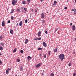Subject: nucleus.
Listing matches in <instances>:
<instances>
[{
    "mask_svg": "<svg viewBox=\"0 0 76 76\" xmlns=\"http://www.w3.org/2000/svg\"><path fill=\"white\" fill-rule=\"evenodd\" d=\"M58 57L59 58V59L61 60V61H62L63 60H64V55L63 54H60L58 56Z\"/></svg>",
    "mask_w": 76,
    "mask_h": 76,
    "instance_id": "nucleus-1",
    "label": "nucleus"
},
{
    "mask_svg": "<svg viewBox=\"0 0 76 76\" xmlns=\"http://www.w3.org/2000/svg\"><path fill=\"white\" fill-rule=\"evenodd\" d=\"M17 3V1H15V0H12V4L13 6H15L16 3Z\"/></svg>",
    "mask_w": 76,
    "mask_h": 76,
    "instance_id": "nucleus-2",
    "label": "nucleus"
},
{
    "mask_svg": "<svg viewBox=\"0 0 76 76\" xmlns=\"http://www.w3.org/2000/svg\"><path fill=\"white\" fill-rule=\"evenodd\" d=\"M41 65H42V63H40L37 65L36 67L37 68H38L39 67H40V66H41Z\"/></svg>",
    "mask_w": 76,
    "mask_h": 76,
    "instance_id": "nucleus-3",
    "label": "nucleus"
},
{
    "mask_svg": "<svg viewBox=\"0 0 76 76\" xmlns=\"http://www.w3.org/2000/svg\"><path fill=\"white\" fill-rule=\"evenodd\" d=\"M11 70V68H8L6 71V74L8 75L9 74V71Z\"/></svg>",
    "mask_w": 76,
    "mask_h": 76,
    "instance_id": "nucleus-4",
    "label": "nucleus"
},
{
    "mask_svg": "<svg viewBox=\"0 0 76 76\" xmlns=\"http://www.w3.org/2000/svg\"><path fill=\"white\" fill-rule=\"evenodd\" d=\"M45 17V15L43 13H42L41 14V18L42 19H44Z\"/></svg>",
    "mask_w": 76,
    "mask_h": 76,
    "instance_id": "nucleus-5",
    "label": "nucleus"
},
{
    "mask_svg": "<svg viewBox=\"0 0 76 76\" xmlns=\"http://www.w3.org/2000/svg\"><path fill=\"white\" fill-rule=\"evenodd\" d=\"M1 25L2 26H3V27L5 26V23H4V21H3Z\"/></svg>",
    "mask_w": 76,
    "mask_h": 76,
    "instance_id": "nucleus-6",
    "label": "nucleus"
},
{
    "mask_svg": "<svg viewBox=\"0 0 76 76\" xmlns=\"http://www.w3.org/2000/svg\"><path fill=\"white\" fill-rule=\"evenodd\" d=\"M32 58L30 56H28L27 57V59L28 61H30V59H31Z\"/></svg>",
    "mask_w": 76,
    "mask_h": 76,
    "instance_id": "nucleus-7",
    "label": "nucleus"
},
{
    "mask_svg": "<svg viewBox=\"0 0 76 76\" xmlns=\"http://www.w3.org/2000/svg\"><path fill=\"white\" fill-rule=\"evenodd\" d=\"M72 30L73 31L75 30V26L74 25H73L72 26Z\"/></svg>",
    "mask_w": 76,
    "mask_h": 76,
    "instance_id": "nucleus-8",
    "label": "nucleus"
},
{
    "mask_svg": "<svg viewBox=\"0 0 76 76\" xmlns=\"http://www.w3.org/2000/svg\"><path fill=\"white\" fill-rule=\"evenodd\" d=\"M43 45L44 47H46L47 45H46V43L45 42H43Z\"/></svg>",
    "mask_w": 76,
    "mask_h": 76,
    "instance_id": "nucleus-9",
    "label": "nucleus"
},
{
    "mask_svg": "<svg viewBox=\"0 0 76 76\" xmlns=\"http://www.w3.org/2000/svg\"><path fill=\"white\" fill-rule=\"evenodd\" d=\"M29 42V40L28 39H26V41L25 42V44H27V42Z\"/></svg>",
    "mask_w": 76,
    "mask_h": 76,
    "instance_id": "nucleus-10",
    "label": "nucleus"
},
{
    "mask_svg": "<svg viewBox=\"0 0 76 76\" xmlns=\"http://www.w3.org/2000/svg\"><path fill=\"white\" fill-rule=\"evenodd\" d=\"M57 48H56L53 50V51L55 52V53H56V52L57 51Z\"/></svg>",
    "mask_w": 76,
    "mask_h": 76,
    "instance_id": "nucleus-11",
    "label": "nucleus"
},
{
    "mask_svg": "<svg viewBox=\"0 0 76 76\" xmlns=\"http://www.w3.org/2000/svg\"><path fill=\"white\" fill-rule=\"evenodd\" d=\"M23 23L22 21H20L19 24V26H22Z\"/></svg>",
    "mask_w": 76,
    "mask_h": 76,
    "instance_id": "nucleus-12",
    "label": "nucleus"
},
{
    "mask_svg": "<svg viewBox=\"0 0 76 76\" xmlns=\"http://www.w3.org/2000/svg\"><path fill=\"white\" fill-rule=\"evenodd\" d=\"M10 33L11 34H13V31L12 30V29H11L10 31Z\"/></svg>",
    "mask_w": 76,
    "mask_h": 76,
    "instance_id": "nucleus-13",
    "label": "nucleus"
},
{
    "mask_svg": "<svg viewBox=\"0 0 76 76\" xmlns=\"http://www.w3.org/2000/svg\"><path fill=\"white\" fill-rule=\"evenodd\" d=\"M41 31H39V32H38L37 34V35L38 36H39L40 35H41Z\"/></svg>",
    "mask_w": 76,
    "mask_h": 76,
    "instance_id": "nucleus-14",
    "label": "nucleus"
},
{
    "mask_svg": "<svg viewBox=\"0 0 76 76\" xmlns=\"http://www.w3.org/2000/svg\"><path fill=\"white\" fill-rule=\"evenodd\" d=\"M23 66L20 67V71H23Z\"/></svg>",
    "mask_w": 76,
    "mask_h": 76,
    "instance_id": "nucleus-15",
    "label": "nucleus"
},
{
    "mask_svg": "<svg viewBox=\"0 0 76 76\" xmlns=\"http://www.w3.org/2000/svg\"><path fill=\"white\" fill-rule=\"evenodd\" d=\"M0 44L2 46H4V43L1 42V43Z\"/></svg>",
    "mask_w": 76,
    "mask_h": 76,
    "instance_id": "nucleus-16",
    "label": "nucleus"
},
{
    "mask_svg": "<svg viewBox=\"0 0 76 76\" xmlns=\"http://www.w3.org/2000/svg\"><path fill=\"white\" fill-rule=\"evenodd\" d=\"M16 50H17V49L15 48L13 51V53H16Z\"/></svg>",
    "mask_w": 76,
    "mask_h": 76,
    "instance_id": "nucleus-17",
    "label": "nucleus"
},
{
    "mask_svg": "<svg viewBox=\"0 0 76 76\" xmlns=\"http://www.w3.org/2000/svg\"><path fill=\"white\" fill-rule=\"evenodd\" d=\"M38 9L37 8H36L35 10V12H36V13L37 12H38Z\"/></svg>",
    "mask_w": 76,
    "mask_h": 76,
    "instance_id": "nucleus-18",
    "label": "nucleus"
},
{
    "mask_svg": "<svg viewBox=\"0 0 76 76\" xmlns=\"http://www.w3.org/2000/svg\"><path fill=\"white\" fill-rule=\"evenodd\" d=\"M50 76H54V74L53 73H51L50 74Z\"/></svg>",
    "mask_w": 76,
    "mask_h": 76,
    "instance_id": "nucleus-19",
    "label": "nucleus"
},
{
    "mask_svg": "<svg viewBox=\"0 0 76 76\" xmlns=\"http://www.w3.org/2000/svg\"><path fill=\"white\" fill-rule=\"evenodd\" d=\"M22 4H26V1H24L23 2Z\"/></svg>",
    "mask_w": 76,
    "mask_h": 76,
    "instance_id": "nucleus-20",
    "label": "nucleus"
},
{
    "mask_svg": "<svg viewBox=\"0 0 76 76\" xmlns=\"http://www.w3.org/2000/svg\"><path fill=\"white\" fill-rule=\"evenodd\" d=\"M14 12V10L13 9L12 10L11 12H10V13H11V14L13 13Z\"/></svg>",
    "mask_w": 76,
    "mask_h": 76,
    "instance_id": "nucleus-21",
    "label": "nucleus"
},
{
    "mask_svg": "<svg viewBox=\"0 0 76 76\" xmlns=\"http://www.w3.org/2000/svg\"><path fill=\"white\" fill-rule=\"evenodd\" d=\"M3 50V48L2 47H0V50Z\"/></svg>",
    "mask_w": 76,
    "mask_h": 76,
    "instance_id": "nucleus-22",
    "label": "nucleus"
},
{
    "mask_svg": "<svg viewBox=\"0 0 76 76\" xmlns=\"http://www.w3.org/2000/svg\"><path fill=\"white\" fill-rule=\"evenodd\" d=\"M48 55H49V56H50V54H51V53L50 52V51H48Z\"/></svg>",
    "mask_w": 76,
    "mask_h": 76,
    "instance_id": "nucleus-23",
    "label": "nucleus"
},
{
    "mask_svg": "<svg viewBox=\"0 0 76 76\" xmlns=\"http://www.w3.org/2000/svg\"><path fill=\"white\" fill-rule=\"evenodd\" d=\"M11 20H13L14 19V17L13 16L11 17Z\"/></svg>",
    "mask_w": 76,
    "mask_h": 76,
    "instance_id": "nucleus-24",
    "label": "nucleus"
},
{
    "mask_svg": "<svg viewBox=\"0 0 76 76\" xmlns=\"http://www.w3.org/2000/svg\"><path fill=\"white\" fill-rule=\"evenodd\" d=\"M27 22H28V20L26 19L25 20V23H27Z\"/></svg>",
    "mask_w": 76,
    "mask_h": 76,
    "instance_id": "nucleus-25",
    "label": "nucleus"
},
{
    "mask_svg": "<svg viewBox=\"0 0 76 76\" xmlns=\"http://www.w3.org/2000/svg\"><path fill=\"white\" fill-rule=\"evenodd\" d=\"M42 48H38V50H42Z\"/></svg>",
    "mask_w": 76,
    "mask_h": 76,
    "instance_id": "nucleus-26",
    "label": "nucleus"
},
{
    "mask_svg": "<svg viewBox=\"0 0 76 76\" xmlns=\"http://www.w3.org/2000/svg\"><path fill=\"white\" fill-rule=\"evenodd\" d=\"M17 61L19 63V62H20V59H18L17 60Z\"/></svg>",
    "mask_w": 76,
    "mask_h": 76,
    "instance_id": "nucleus-27",
    "label": "nucleus"
},
{
    "mask_svg": "<svg viewBox=\"0 0 76 76\" xmlns=\"http://www.w3.org/2000/svg\"><path fill=\"white\" fill-rule=\"evenodd\" d=\"M42 23H45V20H42Z\"/></svg>",
    "mask_w": 76,
    "mask_h": 76,
    "instance_id": "nucleus-28",
    "label": "nucleus"
},
{
    "mask_svg": "<svg viewBox=\"0 0 76 76\" xmlns=\"http://www.w3.org/2000/svg\"><path fill=\"white\" fill-rule=\"evenodd\" d=\"M3 39V37L0 36V39Z\"/></svg>",
    "mask_w": 76,
    "mask_h": 76,
    "instance_id": "nucleus-29",
    "label": "nucleus"
},
{
    "mask_svg": "<svg viewBox=\"0 0 76 76\" xmlns=\"http://www.w3.org/2000/svg\"><path fill=\"white\" fill-rule=\"evenodd\" d=\"M20 53H23V50H20Z\"/></svg>",
    "mask_w": 76,
    "mask_h": 76,
    "instance_id": "nucleus-30",
    "label": "nucleus"
},
{
    "mask_svg": "<svg viewBox=\"0 0 76 76\" xmlns=\"http://www.w3.org/2000/svg\"><path fill=\"white\" fill-rule=\"evenodd\" d=\"M8 23H10V20H9L7 21Z\"/></svg>",
    "mask_w": 76,
    "mask_h": 76,
    "instance_id": "nucleus-31",
    "label": "nucleus"
},
{
    "mask_svg": "<svg viewBox=\"0 0 76 76\" xmlns=\"http://www.w3.org/2000/svg\"><path fill=\"white\" fill-rule=\"evenodd\" d=\"M71 63H69L68 64V66L69 67H70V66H71Z\"/></svg>",
    "mask_w": 76,
    "mask_h": 76,
    "instance_id": "nucleus-32",
    "label": "nucleus"
},
{
    "mask_svg": "<svg viewBox=\"0 0 76 76\" xmlns=\"http://www.w3.org/2000/svg\"><path fill=\"white\" fill-rule=\"evenodd\" d=\"M45 34H48V32H47V31H45Z\"/></svg>",
    "mask_w": 76,
    "mask_h": 76,
    "instance_id": "nucleus-33",
    "label": "nucleus"
},
{
    "mask_svg": "<svg viewBox=\"0 0 76 76\" xmlns=\"http://www.w3.org/2000/svg\"><path fill=\"white\" fill-rule=\"evenodd\" d=\"M24 9V7H21L20 8L21 10H23Z\"/></svg>",
    "mask_w": 76,
    "mask_h": 76,
    "instance_id": "nucleus-34",
    "label": "nucleus"
},
{
    "mask_svg": "<svg viewBox=\"0 0 76 76\" xmlns=\"http://www.w3.org/2000/svg\"><path fill=\"white\" fill-rule=\"evenodd\" d=\"M71 10L72 11H75V10H76V9H72Z\"/></svg>",
    "mask_w": 76,
    "mask_h": 76,
    "instance_id": "nucleus-35",
    "label": "nucleus"
},
{
    "mask_svg": "<svg viewBox=\"0 0 76 76\" xmlns=\"http://www.w3.org/2000/svg\"><path fill=\"white\" fill-rule=\"evenodd\" d=\"M57 3V1H54V3H55V4H56V3Z\"/></svg>",
    "mask_w": 76,
    "mask_h": 76,
    "instance_id": "nucleus-36",
    "label": "nucleus"
},
{
    "mask_svg": "<svg viewBox=\"0 0 76 76\" xmlns=\"http://www.w3.org/2000/svg\"><path fill=\"white\" fill-rule=\"evenodd\" d=\"M17 10V12H20V10H19V9L18 8Z\"/></svg>",
    "mask_w": 76,
    "mask_h": 76,
    "instance_id": "nucleus-37",
    "label": "nucleus"
},
{
    "mask_svg": "<svg viewBox=\"0 0 76 76\" xmlns=\"http://www.w3.org/2000/svg\"><path fill=\"white\" fill-rule=\"evenodd\" d=\"M44 58H46V55H44Z\"/></svg>",
    "mask_w": 76,
    "mask_h": 76,
    "instance_id": "nucleus-38",
    "label": "nucleus"
},
{
    "mask_svg": "<svg viewBox=\"0 0 76 76\" xmlns=\"http://www.w3.org/2000/svg\"><path fill=\"white\" fill-rule=\"evenodd\" d=\"M73 76H76V73H74L73 74Z\"/></svg>",
    "mask_w": 76,
    "mask_h": 76,
    "instance_id": "nucleus-39",
    "label": "nucleus"
},
{
    "mask_svg": "<svg viewBox=\"0 0 76 76\" xmlns=\"http://www.w3.org/2000/svg\"><path fill=\"white\" fill-rule=\"evenodd\" d=\"M58 28H56L55 30V32H56V31H57L58 30Z\"/></svg>",
    "mask_w": 76,
    "mask_h": 76,
    "instance_id": "nucleus-40",
    "label": "nucleus"
},
{
    "mask_svg": "<svg viewBox=\"0 0 76 76\" xmlns=\"http://www.w3.org/2000/svg\"><path fill=\"white\" fill-rule=\"evenodd\" d=\"M74 14H76V10L74 12Z\"/></svg>",
    "mask_w": 76,
    "mask_h": 76,
    "instance_id": "nucleus-41",
    "label": "nucleus"
},
{
    "mask_svg": "<svg viewBox=\"0 0 76 76\" xmlns=\"http://www.w3.org/2000/svg\"><path fill=\"white\" fill-rule=\"evenodd\" d=\"M31 1L30 0H27V2L28 3H30V2Z\"/></svg>",
    "mask_w": 76,
    "mask_h": 76,
    "instance_id": "nucleus-42",
    "label": "nucleus"
},
{
    "mask_svg": "<svg viewBox=\"0 0 76 76\" xmlns=\"http://www.w3.org/2000/svg\"><path fill=\"white\" fill-rule=\"evenodd\" d=\"M38 39V40H41V37H39Z\"/></svg>",
    "mask_w": 76,
    "mask_h": 76,
    "instance_id": "nucleus-43",
    "label": "nucleus"
},
{
    "mask_svg": "<svg viewBox=\"0 0 76 76\" xmlns=\"http://www.w3.org/2000/svg\"><path fill=\"white\" fill-rule=\"evenodd\" d=\"M24 10L25 11H27V10L26 9V8H24Z\"/></svg>",
    "mask_w": 76,
    "mask_h": 76,
    "instance_id": "nucleus-44",
    "label": "nucleus"
},
{
    "mask_svg": "<svg viewBox=\"0 0 76 76\" xmlns=\"http://www.w3.org/2000/svg\"><path fill=\"white\" fill-rule=\"evenodd\" d=\"M1 64H2V62L1 61H0V65Z\"/></svg>",
    "mask_w": 76,
    "mask_h": 76,
    "instance_id": "nucleus-45",
    "label": "nucleus"
},
{
    "mask_svg": "<svg viewBox=\"0 0 76 76\" xmlns=\"http://www.w3.org/2000/svg\"><path fill=\"white\" fill-rule=\"evenodd\" d=\"M67 9V7H64V9Z\"/></svg>",
    "mask_w": 76,
    "mask_h": 76,
    "instance_id": "nucleus-46",
    "label": "nucleus"
},
{
    "mask_svg": "<svg viewBox=\"0 0 76 76\" xmlns=\"http://www.w3.org/2000/svg\"><path fill=\"white\" fill-rule=\"evenodd\" d=\"M34 40H35V41H37V40H38V39L37 38H35L34 39Z\"/></svg>",
    "mask_w": 76,
    "mask_h": 76,
    "instance_id": "nucleus-47",
    "label": "nucleus"
},
{
    "mask_svg": "<svg viewBox=\"0 0 76 76\" xmlns=\"http://www.w3.org/2000/svg\"><path fill=\"white\" fill-rule=\"evenodd\" d=\"M72 25H73V23H70V26H72Z\"/></svg>",
    "mask_w": 76,
    "mask_h": 76,
    "instance_id": "nucleus-48",
    "label": "nucleus"
},
{
    "mask_svg": "<svg viewBox=\"0 0 76 76\" xmlns=\"http://www.w3.org/2000/svg\"><path fill=\"white\" fill-rule=\"evenodd\" d=\"M55 5H56V4L54 3L53 5V6H55Z\"/></svg>",
    "mask_w": 76,
    "mask_h": 76,
    "instance_id": "nucleus-49",
    "label": "nucleus"
},
{
    "mask_svg": "<svg viewBox=\"0 0 76 76\" xmlns=\"http://www.w3.org/2000/svg\"><path fill=\"white\" fill-rule=\"evenodd\" d=\"M39 56L40 57H41L42 56V54H40Z\"/></svg>",
    "mask_w": 76,
    "mask_h": 76,
    "instance_id": "nucleus-50",
    "label": "nucleus"
},
{
    "mask_svg": "<svg viewBox=\"0 0 76 76\" xmlns=\"http://www.w3.org/2000/svg\"><path fill=\"white\" fill-rule=\"evenodd\" d=\"M41 2H42L43 1L42 0H40Z\"/></svg>",
    "mask_w": 76,
    "mask_h": 76,
    "instance_id": "nucleus-51",
    "label": "nucleus"
},
{
    "mask_svg": "<svg viewBox=\"0 0 76 76\" xmlns=\"http://www.w3.org/2000/svg\"><path fill=\"white\" fill-rule=\"evenodd\" d=\"M18 23L17 24H16V26H18Z\"/></svg>",
    "mask_w": 76,
    "mask_h": 76,
    "instance_id": "nucleus-52",
    "label": "nucleus"
},
{
    "mask_svg": "<svg viewBox=\"0 0 76 76\" xmlns=\"http://www.w3.org/2000/svg\"><path fill=\"white\" fill-rule=\"evenodd\" d=\"M24 12V13H25V11H22V12Z\"/></svg>",
    "mask_w": 76,
    "mask_h": 76,
    "instance_id": "nucleus-53",
    "label": "nucleus"
},
{
    "mask_svg": "<svg viewBox=\"0 0 76 76\" xmlns=\"http://www.w3.org/2000/svg\"><path fill=\"white\" fill-rule=\"evenodd\" d=\"M42 75H44V73H42Z\"/></svg>",
    "mask_w": 76,
    "mask_h": 76,
    "instance_id": "nucleus-54",
    "label": "nucleus"
},
{
    "mask_svg": "<svg viewBox=\"0 0 76 76\" xmlns=\"http://www.w3.org/2000/svg\"><path fill=\"white\" fill-rule=\"evenodd\" d=\"M75 3H76V0H75Z\"/></svg>",
    "mask_w": 76,
    "mask_h": 76,
    "instance_id": "nucleus-55",
    "label": "nucleus"
},
{
    "mask_svg": "<svg viewBox=\"0 0 76 76\" xmlns=\"http://www.w3.org/2000/svg\"><path fill=\"white\" fill-rule=\"evenodd\" d=\"M0 55H2V54H1V53H0Z\"/></svg>",
    "mask_w": 76,
    "mask_h": 76,
    "instance_id": "nucleus-56",
    "label": "nucleus"
},
{
    "mask_svg": "<svg viewBox=\"0 0 76 76\" xmlns=\"http://www.w3.org/2000/svg\"><path fill=\"white\" fill-rule=\"evenodd\" d=\"M47 13H48V12H47Z\"/></svg>",
    "mask_w": 76,
    "mask_h": 76,
    "instance_id": "nucleus-57",
    "label": "nucleus"
},
{
    "mask_svg": "<svg viewBox=\"0 0 76 76\" xmlns=\"http://www.w3.org/2000/svg\"><path fill=\"white\" fill-rule=\"evenodd\" d=\"M15 76H17V75H15Z\"/></svg>",
    "mask_w": 76,
    "mask_h": 76,
    "instance_id": "nucleus-58",
    "label": "nucleus"
},
{
    "mask_svg": "<svg viewBox=\"0 0 76 76\" xmlns=\"http://www.w3.org/2000/svg\"><path fill=\"white\" fill-rule=\"evenodd\" d=\"M32 10L33 11V9H32Z\"/></svg>",
    "mask_w": 76,
    "mask_h": 76,
    "instance_id": "nucleus-59",
    "label": "nucleus"
},
{
    "mask_svg": "<svg viewBox=\"0 0 76 76\" xmlns=\"http://www.w3.org/2000/svg\"><path fill=\"white\" fill-rule=\"evenodd\" d=\"M54 67H55V66Z\"/></svg>",
    "mask_w": 76,
    "mask_h": 76,
    "instance_id": "nucleus-60",
    "label": "nucleus"
},
{
    "mask_svg": "<svg viewBox=\"0 0 76 76\" xmlns=\"http://www.w3.org/2000/svg\"><path fill=\"white\" fill-rule=\"evenodd\" d=\"M18 76H20V75H18Z\"/></svg>",
    "mask_w": 76,
    "mask_h": 76,
    "instance_id": "nucleus-61",
    "label": "nucleus"
}]
</instances>
